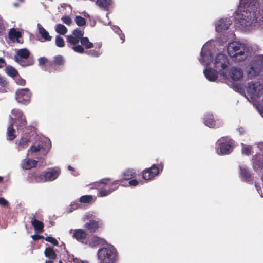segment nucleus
Masks as SVG:
<instances>
[{"instance_id":"f257e3e1","label":"nucleus","mask_w":263,"mask_h":263,"mask_svg":"<svg viewBox=\"0 0 263 263\" xmlns=\"http://www.w3.org/2000/svg\"><path fill=\"white\" fill-rule=\"evenodd\" d=\"M239 7L242 12L241 22L246 26L263 25V14L256 0H240Z\"/></svg>"},{"instance_id":"f03ea898","label":"nucleus","mask_w":263,"mask_h":263,"mask_svg":"<svg viewBox=\"0 0 263 263\" xmlns=\"http://www.w3.org/2000/svg\"><path fill=\"white\" fill-rule=\"evenodd\" d=\"M84 31L80 28L75 29L71 35L66 36L67 45L74 52L83 54L85 49H89L93 47L92 43L90 42L87 37H84Z\"/></svg>"},{"instance_id":"7ed1b4c3","label":"nucleus","mask_w":263,"mask_h":263,"mask_svg":"<svg viewBox=\"0 0 263 263\" xmlns=\"http://www.w3.org/2000/svg\"><path fill=\"white\" fill-rule=\"evenodd\" d=\"M97 255L100 263H116L118 259V251L111 245L100 248Z\"/></svg>"},{"instance_id":"20e7f679","label":"nucleus","mask_w":263,"mask_h":263,"mask_svg":"<svg viewBox=\"0 0 263 263\" xmlns=\"http://www.w3.org/2000/svg\"><path fill=\"white\" fill-rule=\"evenodd\" d=\"M228 54L236 62H241L247 57L248 49L246 45L239 42H232L228 46Z\"/></svg>"},{"instance_id":"39448f33","label":"nucleus","mask_w":263,"mask_h":263,"mask_svg":"<svg viewBox=\"0 0 263 263\" xmlns=\"http://www.w3.org/2000/svg\"><path fill=\"white\" fill-rule=\"evenodd\" d=\"M234 141L228 137H222L216 143V151L218 155H226L231 153L234 149Z\"/></svg>"},{"instance_id":"423d86ee","label":"nucleus","mask_w":263,"mask_h":263,"mask_svg":"<svg viewBox=\"0 0 263 263\" xmlns=\"http://www.w3.org/2000/svg\"><path fill=\"white\" fill-rule=\"evenodd\" d=\"M14 61L22 67H27L34 64V60L30 57V52L26 48L17 50L14 57Z\"/></svg>"},{"instance_id":"0eeeda50","label":"nucleus","mask_w":263,"mask_h":263,"mask_svg":"<svg viewBox=\"0 0 263 263\" xmlns=\"http://www.w3.org/2000/svg\"><path fill=\"white\" fill-rule=\"evenodd\" d=\"M110 178H104L100 180L101 184H104L105 188H101L98 191V196L99 197H105L112 192L115 191L119 186V180H116L112 182L111 184L109 183L110 182Z\"/></svg>"},{"instance_id":"6e6552de","label":"nucleus","mask_w":263,"mask_h":263,"mask_svg":"<svg viewBox=\"0 0 263 263\" xmlns=\"http://www.w3.org/2000/svg\"><path fill=\"white\" fill-rule=\"evenodd\" d=\"M263 68V55H257L250 63L249 74L251 77H255L259 74Z\"/></svg>"},{"instance_id":"1a4fd4ad","label":"nucleus","mask_w":263,"mask_h":263,"mask_svg":"<svg viewBox=\"0 0 263 263\" xmlns=\"http://www.w3.org/2000/svg\"><path fill=\"white\" fill-rule=\"evenodd\" d=\"M51 147V143L48 140L40 141L37 143L33 144L28 152L31 153H36L41 152V154L45 155L49 152Z\"/></svg>"},{"instance_id":"9d476101","label":"nucleus","mask_w":263,"mask_h":263,"mask_svg":"<svg viewBox=\"0 0 263 263\" xmlns=\"http://www.w3.org/2000/svg\"><path fill=\"white\" fill-rule=\"evenodd\" d=\"M163 168V164L161 163L157 166L153 164L151 167L146 168L142 172L143 178L145 180H151L156 176L158 175L160 171H162Z\"/></svg>"},{"instance_id":"9b49d317","label":"nucleus","mask_w":263,"mask_h":263,"mask_svg":"<svg viewBox=\"0 0 263 263\" xmlns=\"http://www.w3.org/2000/svg\"><path fill=\"white\" fill-rule=\"evenodd\" d=\"M31 93L28 88H22L18 89L15 92L16 101L21 104H28L31 99Z\"/></svg>"},{"instance_id":"f8f14e48","label":"nucleus","mask_w":263,"mask_h":263,"mask_svg":"<svg viewBox=\"0 0 263 263\" xmlns=\"http://www.w3.org/2000/svg\"><path fill=\"white\" fill-rule=\"evenodd\" d=\"M11 114L15 116L14 124L18 129L25 127L27 125V120L23 111L20 109H13Z\"/></svg>"},{"instance_id":"ddd939ff","label":"nucleus","mask_w":263,"mask_h":263,"mask_svg":"<svg viewBox=\"0 0 263 263\" xmlns=\"http://www.w3.org/2000/svg\"><path fill=\"white\" fill-rule=\"evenodd\" d=\"M229 62L227 59V57L223 54H218L217 55L215 58L214 62V67L220 71L221 74H225L224 72H222V70L226 69Z\"/></svg>"},{"instance_id":"4468645a","label":"nucleus","mask_w":263,"mask_h":263,"mask_svg":"<svg viewBox=\"0 0 263 263\" xmlns=\"http://www.w3.org/2000/svg\"><path fill=\"white\" fill-rule=\"evenodd\" d=\"M60 173V169L57 167L49 168L47 171L43 172L44 182L54 180L58 177Z\"/></svg>"},{"instance_id":"2eb2a0df","label":"nucleus","mask_w":263,"mask_h":263,"mask_svg":"<svg viewBox=\"0 0 263 263\" xmlns=\"http://www.w3.org/2000/svg\"><path fill=\"white\" fill-rule=\"evenodd\" d=\"M65 63V60L63 56L58 55L53 58L52 62H50L47 64V67L49 69L50 72H54L59 70V69L57 66L63 65Z\"/></svg>"},{"instance_id":"dca6fc26","label":"nucleus","mask_w":263,"mask_h":263,"mask_svg":"<svg viewBox=\"0 0 263 263\" xmlns=\"http://www.w3.org/2000/svg\"><path fill=\"white\" fill-rule=\"evenodd\" d=\"M43 172L40 173L36 171H30L26 177L27 181L30 183H43Z\"/></svg>"},{"instance_id":"f3484780","label":"nucleus","mask_w":263,"mask_h":263,"mask_svg":"<svg viewBox=\"0 0 263 263\" xmlns=\"http://www.w3.org/2000/svg\"><path fill=\"white\" fill-rule=\"evenodd\" d=\"M229 75L233 81H237L243 77V71L240 68L233 67L231 68Z\"/></svg>"},{"instance_id":"a211bd4d","label":"nucleus","mask_w":263,"mask_h":263,"mask_svg":"<svg viewBox=\"0 0 263 263\" xmlns=\"http://www.w3.org/2000/svg\"><path fill=\"white\" fill-rule=\"evenodd\" d=\"M87 234L85 231L83 229H79L73 230L72 236L73 238L76 239L77 241L84 242L87 237Z\"/></svg>"},{"instance_id":"6ab92c4d","label":"nucleus","mask_w":263,"mask_h":263,"mask_svg":"<svg viewBox=\"0 0 263 263\" xmlns=\"http://www.w3.org/2000/svg\"><path fill=\"white\" fill-rule=\"evenodd\" d=\"M30 222L36 233L40 234L43 232L44 224L43 222L36 219L35 215L31 218Z\"/></svg>"},{"instance_id":"aec40b11","label":"nucleus","mask_w":263,"mask_h":263,"mask_svg":"<svg viewBox=\"0 0 263 263\" xmlns=\"http://www.w3.org/2000/svg\"><path fill=\"white\" fill-rule=\"evenodd\" d=\"M231 24V21L229 19H221L216 25V30L217 32H221L227 30Z\"/></svg>"},{"instance_id":"412c9836","label":"nucleus","mask_w":263,"mask_h":263,"mask_svg":"<svg viewBox=\"0 0 263 263\" xmlns=\"http://www.w3.org/2000/svg\"><path fill=\"white\" fill-rule=\"evenodd\" d=\"M253 168L256 172L263 170V158L260 155H254L252 158Z\"/></svg>"},{"instance_id":"4be33fe9","label":"nucleus","mask_w":263,"mask_h":263,"mask_svg":"<svg viewBox=\"0 0 263 263\" xmlns=\"http://www.w3.org/2000/svg\"><path fill=\"white\" fill-rule=\"evenodd\" d=\"M200 61L203 64L209 65L213 60V56L210 51L201 52Z\"/></svg>"},{"instance_id":"5701e85b","label":"nucleus","mask_w":263,"mask_h":263,"mask_svg":"<svg viewBox=\"0 0 263 263\" xmlns=\"http://www.w3.org/2000/svg\"><path fill=\"white\" fill-rule=\"evenodd\" d=\"M100 222L95 220H90L84 225V228L90 233H94L97 231L100 227Z\"/></svg>"},{"instance_id":"b1692460","label":"nucleus","mask_w":263,"mask_h":263,"mask_svg":"<svg viewBox=\"0 0 263 263\" xmlns=\"http://www.w3.org/2000/svg\"><path fill=\"white\" fill-rule=\"evenodd\" d=\"M204 73L206 79L210 81H215L218 78L217 71L211 68H206L204 71Z\"/></svg>"},{"instance_id":"393cba45","label":"nucleus","mask_w":263,"mask_h":263,"mask_svg":"<svg viewBox=\"0 0 263 263\" xmlns=\"http://www.w3.org/2000/svg\"><path fill=\"white\" fill-rule=\"evenodd\" d=\"M38 161L30 159H25L23 160L22 165V168L24 170H30L35 167L37 166Z\"/></svg>"},{"instance_id":"a878e982","label":"nucleus","mask_w":263,"mask_h":263,"mask_svg":"<svg viewBox=\"0 0 263 263\" xmlns=\"http://www.w3.org/2000/svg\"><path fill=\"white\" fill-rule=\"evenodd\" d=\"M204 124L210 128H213L216 125V121L212 114H207L204 118Z\"/></svg>"},{"instance_id":"bb28decb","label":"nucleus","mask_w":263,"mask_h":263,"mask_svg":"<svg viewBox=\"0 0 263 263\" xmlns=\"http://www.w3.org/2000/svg\"><path fill=\"white\" fill-rule=\"evenodd\" d=\"M39 33L41 35L44 41H50L52 37L49 35V32L42 27L40 24L37 25Z\"/></svg>"},{"instance_id":"cd10ccee","label":"nucleus","mask_w":263,"mask_h":263,"mask_svg":"<svg viewBox=\"0 0 263 263\" xmlns=\"http://www.w3.org/2000/svg\"><path fill=\"white\" fill-rule=\"evenodd\" d=\"M240 175L243 180L246 181L251 180L252 175L248 168L245 166H240Z\"/></svg>"},{"instance_id":"c85d7f7f","label":"nucleus","mask_w":263,"mask_h":263,"mask_svg":"<svg viewBox=\"0 0 263 263\" xmlns=\"http://www.w3.org/2000/svg\"><path fill=\"white\" fill-rule=\"evenodd\" d=\"M45 256L51 260L55 259L57 254L52 247H46L44 251Z\"/></svg>"},{"instance_id":"c756f323","label":"nucleus","mask_w":263,"mask_h":263,"mask_svg":"<svg viewBox=\"0 0 263 263\" xmlns=\"http://www.w3.org/2000/svg\"><path fill=\"white\" fill-rule=\"evenodd\" d=\"M112 0H96V4L101 8L107 10L112 5Z\"/></svg>"},{"instance_id":"7c9ffc66","label":"nucleus","mask_w":263,"mask_h":263,"mask_svg":"<svg viewBox=\"0 0 263 263\" xmlns=\"http://www.w3.org/2000/svg\"><path fill=\"white\" fill-rule=\"evenodd\" d=\"M7 139L9 140H12L14 139L16 137V135L15 134V130L13 128V124L12 123L9 125L7 128Z\"/></svg>"},{"instance_id":"2f4dec72","label":"nucleus","mask_w":263,"mask_h":263,"mask_svg":"<svg viewBox=\"0 0 263 263\" xmlns=\"http://www.w3.org/2000/svg\"><path fill=\"white\" fill-rule=\"evenodd\" d=\"M5 71L6 73L11 77H15L18 74L17 70L10 65L6 67Z\"/></svg>"},{"instance_id":"473e14b6","label":"nucleus","mask_w":263,"mask_h":263,"mask_svg":"<svg viewBox=\"0 0 263 263\" xmlns=\"http://www.w3.org/2000/svg\"><path fill=\"white\" fill-rule=\"evenodd\" d=\"M8 35L9 39L11 40L18 39L21 36V32L17 31L15 28L10 29Z\"/></svg>"},{"instance_id":"72a5a7b5","label":"nucleus","mask_w":263,"mask_h":263,"mask_svg":"<svg viewBox=\"0 0 263 263\" xmlns=\"http://www.w3.org/2000/svg\"><path fill=\"white\" fill-rule=\"evenodd\" d=\"M104 241V239L100 238L98 236H95L91 238L89 242V245L92 247H96L98 246L100 244L103 242Z\"/></svg>"},{"instance_id":"f704fd0d","label":"nucleus","mask_w":263,"mask_h":263,"mask_svg":"<svg viewBox=\"0 0 263 263\" xmlns=\"http://www.w3.org/2000/svg\"><path fill=\"white\" fill-rule=\"evenodd\" d=\"M136 173L133 170L128 169L126 170L123 173V178L125 180H130L136 177Z\"/></svg>"},{"instance_id":"c9c22d12","label":"nucleus","mask_w":263,"mask_h":263,"mask_svg":"<svg viewBox=\"0 0 263 263\" xmlns=\"http://www.w3.org/2000/svg\"><path fill=\"white\" fill-rule=\"evenodd\" d=\"M56 32L61 35H64L67 32V28L63 24H59L55 27Z\"/></svg>"},{"instance_id":"e433bc0d","label":"nucleus","mask_w":263,"mask_h":263,"mask_svg":"<svg viewBox=\"0 0 263 263\" xmlns=\"http://www.w3.org/2000/svg\"><path fill=\"white\" fill-rule=\"evenodd\" d=\"M97 47H96L95 49L85 51V53L93 57H98L101 55V52L100 50H97Z\"/></svg>"},{"instance_id":"4c0bfd02","label":"nucleus","mask_w":263,"mask_h":263,"mask_svg":"<svg viewBox=\"0 0 263 263\" xmlns=\"http://www.w3.org/2000/svg\"><path fill=\"white\" fill-rule=\"evenodd\" d=\"M92 200L93 198L91 195H84L80 197L79 201L81 203H89Z\"/></svg>"},{"instance_id":"58836bf2","label":"nucleus","mask_w":263,"mask_h":263,"mask_svg":"<svg viewBox=\"0 0 263 263\" xmlns=\"http://www.w3.org/2000/svg\"><path fill=\"white\" fill-rule=\"evenodd\" d=\"M248 87L247 88V91L249 94H254L256 92V87L255 84L253 82H249L248 83Z\"/></svg>"},{"instance_id":"ea45409f","label":"nucleus","mask_w":263,"mask_h":263,"mask_svg":"<svg viewBox=\"0 0 263 263\" xmlns=\"http://www.w3.org/2000/svg\"><path fill=\"white\" fill-rule=\"evenodd\" d=\"M30 142V140L27 138H22L18 142V144L22 147L23 149L27 148L29 143Z\"/></svg>"},{"instance_id":"a19ab883","label":"nucleus","mask_w":263,"mask_h":263,"mask_svg":"<svg viewBox=\"0 0 263 263\" xmlns=\"http://www.w3.org/2000/svg\"><path fill=\"white\" fill-rule=\"evenodd\" d=\"M74 21L79 26H83L86 24L85 19L81 16H76Z\"/></svg>"},{"instance_id":"79ce46f5","label":"nucleus","mask_w":263,"mask_h":263,"mask_svg":"<svg viewBox=\"0 0 263 263\" xmlns=\"http://www.w3.org/2000/svg\"><path fill=\"white\" fill-rule=\"evenodd\" d=\"M55 44L59 47H63L65 46L63 39L60 36L57 35L55 37Z\"/></svg>"},{"instance_id":"37998d69","label":"nucleus","mask_w":263,"mask_h":263,"mask_svg":"<svg viewBox=\"0 0 263 263\" xmlns=\"http://www.w3.org/2000/svg\"><path fill=\"white\" fill-rule=\"evenodd\" d=\"M44 239L46 241L50 242L54 246H57L59 245V242L57 240L51 236H47Z\"/></svg>"},{"instance_id":"c03bdc74","label":"nucleus","mask_w":263,"mask_h":263,"mask_svg":"<svg viewBox=\"0 0 263 263\" xmlns=\"http://www.w3.org/2000/svg\"><path fill=\"white\" fill-rule=\"evenodd\" d=\"M5 31V27L3 19L0 16V36L2 35Z\"/></svg>"},{"instance_id":"a18cd8bd","label":"nucleus","mask_w":263,"mask_h":263,"mask_svg":"<svg viewBox=\"0 0 263 263\" xmlns=\"http://www.w3.org/2000/svg\"><path fill=\"white\" fill-rule=\"evenodd\" d=\"M62 21L67 25H70L72 23V20L69 16H64L62 17Z\"/></svg>"},{"instance_id":"49530a36","label":"nucleus","mask_w":263,"mask_h":263,"mask_svg":"<svg viewBox=\"0 0 263 263\" xmlns=\"http://www.w3.org/2000/svg\"><path fill=\"white\" fill-rule=\"evenodd\" d=\"M15 82L18 85H20L23 86L25 85L26 84V81L20 77L16 79Z\"/></svg>"},{"instance_id":"de8ad7c7","label":"nucleus","mask_w":263,"mask_h":263,"mask_svg":"<svg viewBox=\"0 0 263 263\" xmlns=\"http://www.w3.org/2000/svg\"><path fill=\"white\" fill-rule=\"evenodd\" d=\"M9 204V202L3 197H0V205L5 207L7 206Z\"/></svg>"},{"instance_id":"09e8293b","label":"nucleus","mask_w":263,"mask_h":263,"mask_svg":"<svg viewBox=\"0 0 263 263\" xmlns=\"http://www.w3.org/2000/svg\"><path fill=\"white\" fill-rule=\"evenodd\" d=\"M39 63L40 65H45L47 62L48 60L45 57H41L39 59Z\"/></svg>"},{"instance_id":"8fccbe9b","label":"nucleus","mask_w":263,"mask_h":263,"mask_svg":"<svg viewBox=\"0 0 263 263\" xmlns=\"http://www.w3.org/2000/svg\"><path fill=\"white\" fill-rule=\"evenodd\" d=\"M79 207V204L78 203H71L70 205V211L72 212V211L78 209Z\"/></svg>"},{"instance_id":"3c124183","label":"nucleus","mask_w":263,"mask_h":263,"mask_svg":"<svg viewBox=\"0 0 263 263\" xmlns=\"http://www.w3.org/2000/svg\"><path fill=\"white\" fill-rule=\"evenodd\" d=\"M31 237L33 240H38L39 239H44V237L43 236H41L38 234H35L32 236H31Z\"/></svg>"},{"instance_id":"603ef678","label":"nucleus","mask_w":263,"mask_h":263,"mask_svg":"<svg viewBox=\"0 0 263 263\" xmlns=\"http://www.w3.org/2000/svg\"><path fill=\"white\" fill-rule=\"evenodd\" d=\"M128 183L130 186H136L138 184L139 182L136 179H132L129 181Z\"/></svg>"},{"instance_id":"864d4df0","label":"nucleus","mask_w":263,"mask_h":263,"mask_svg":"<svg viewBox=\"0 0 263 263\" xmlns=\"http://www.w3.org/2000/svg\"><path fill=\"white\" fill-rule=\"evenodd\" d=\"M251 148L248 147H244L242 149V153L247 155H249L251 154Z\"/></svg>"},{"instance_id":"5fc2aeb1","label":"nucleus","mask_w":263,"mask_h":263,"mask_svg":"<svg viewBox=\"0 0 263 263\" xmlns=\"http://www.w3.org/2000/svg\"><path fill=\"white\" fill-rule=\"evenodd\" d=\"M6 65V63L5 59L3 58H0V68L4 67Z\"/></svg>"},{"instance_id":"6e6d98bb","label":"nucleus","mask_w":263,"mask_h":263,"mask_svg":"<svg viewBox=\"0 0 263 263\" xmlns=\"http://www.w3.org/2000/svg\"><path fill=\"white\" fill-rule=\"evenodd\" d=\"M119 35L121 40L122 41V42H123L125 41L124 34L122 32H121L120 33H119Z\"/></svg>"},{"instance_id":"4d7b16f0","label":"nucleus","mask_w":263,"mask_h":263,"mask_svg":"<svg viewBox=\"0 0 263 263\" xmlns=\"http://www.w3.org/2000/svg\"><path fill=\"white\" fill-rule=\"evenodd\" d=\"M255 186L256 190H257L258 192L259 193H260L259 191H260L261 192V189L260 186L259 184H258L257 183H256L255 184Z\"/></svg>"},{"instance_id":"13d9d810","label":"nucleus","mask_w":263,"mask_h":263,"mask_svg":"<svg viewBox=\"0 0 263 263\" xmlns=\"http://www.w3.org/2000/svg\"><path fill=\"white\" fill-rule=\"evenodd\" d=\"M115 32L117 33H118V34H119V33L122 32V31L120 30V29L118 27H115Z\"/></svg>"},{"instance_id":"bf43d9fd","label":"nucleus","mask_w":263,"mask_h":263,"mask_svg":"<svg viewBox=\"0 0 263 263\" xmlns=\"http://www.w3.org/2000/svg\"><path fill=\"white\" fill-rule=\"evenodd\" d=\"M68 169L69 170V171H74V169L73 167H72L70 165H69L68 166Z\"/></svg>"},{"instance_id":"052dcab7","label":"nucleus","mask_w":263,"mask_h":263,"mask_svg":"<svg viewBox=\"0 0 263 263\" xmlns=\"http://www.w3.org/2000/svg\"><path fill=\"white\" fill-rule=\"evenodd\" d=\"M102 44H98L96 47H97V50H100Z\"/></svg>"},{"instance_id":"680f3d73","label":"nucleus","mask_w":263,"mask_h":263,"mask_svg":"<svg viewBox=\"0 0 263 263\" xmlns=\"http://www.w3.org/2000/svg\"><path fill=\"white\" fill-rule=\"evenodd\" d=\"M45 263H54L53 261L52 260H46L45 261Z\"/></svg>"},{"instance_id":"e2e57ef3","label":"nucleus","mask_w":263,"mask_h":263,"mask_svg":"<svg viewBox=\"0 0 263 263\" xmlns=\"http://www.w3.org/2000/svg\"><path fill=\"white\" fill-rule=\"evenodd\" d=\"M3 180V177L2 176H0V182H2Z\"/></svg>"},{"instance_id":"0e129e2a","label":"nucleus","mask_w":263,"mask_h":263,"mask_svg":"<svg viewBox=\"0 0 263 263\" xmlns=\"http://www.w3.org/2000/svg\"><path fill=\"white\" fill-rule=\"evenodd\" d=\"M79 263H88V262L87 261H85V262H84V261H81V262H79Z\"/></svg>"},{"instance_id":"69168bd1","label":"nucleus","mask_w":263,"mask_h":263,"mask_svg":"<svg viewBox=\"0 0 263 263\" xmlns=\"http://www.w3.org/2000/svg\"><path fill=\"white\" fill-rule=\"evenodd\" d=\"M18 1L21 2H23L24 1V0H18Z\"/></svg>"},{"instance_id":"338daca9","label":"nucleus","mask_w":263,"mask_h":263,"mask_svg":"<svg viewBox=\"0 0 263 263\" xmlns=\"http://www.w3.org/2000/svg\"><path fill=\"white\" fill-rule=\"evenodd\" d=\"M59 263H63L61 260L59 261Z\"/></svg>"},{"instance_id":"774afa93","label":"nucleus","mask_w":263,"mask_h":263,"mask_svg":"<svg viewBox=\"0 0 263 263\" xmlns=\"http://www.w3.org/2000/svg\"><path fill=\"white\" fill-rule=\"evenodd\" d=\"M72 231H73L72 230H70V233H71V232H72Z\"/></svg>"}]
</instances>
